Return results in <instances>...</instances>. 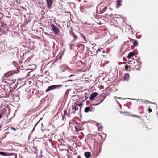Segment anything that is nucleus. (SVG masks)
I'll use <instances>...</instances> for the list:
<instances>
[{"label": "nucleus", "instance_id": "cd10ccee", "mask_svg": "<svg viewBox=\"0 0 158 158\" xmlns=\"http://www.w3.org/2000/svg\"><path fill=\"white\" fill-rule=\"evenodd\" d=\"M73 36L74 38L73 40H76L77 38V36L75 34H74Z\"/></svg>", "mask_w": 158, "mask_h": 158}, {"label": "nucleus", "instance_id": "9d476101", "mask_svg": "<svg viewBox=\"0 0 158 158\" xmlns=\"http://www.w3.org/2000/svg\"><path fill=\"white\" fill-rule=\"evenodd\" d=\"M98 95V93L94 92L92 93L89 97V99L91 100H93L94 98Z\"/></svg>", "mask_w": 158, "mask_h": 158}, {"label": "nucleus", "instance_id": "a18cd8bd", "mask_svg": "<svg viewBox=\"0 0 158 158\" xmlns=\"http://www.w3.org/2000/svg\"><path fill=\"white\" fill-rule=\"evenodd\" d=\"M74 76V75H70L69 76V77H72V76Z\"/></svg>", "mask_w": 158, "mask_h": 158}, {"label": "nucleus", "instance_id": "de8ad7c7", "mask_svg": "<svg viewBox=\"0 0 158 158\" xmlns=\"http://www.w3.org/2000/svg\"><path fill=\"white\" fill-rule=\"evenodd\" d=\"M18 144H19V146H21V147H22V145L20 144L19 143H17Z\"/></svg>", "mask_w": 158, "mask_h": 158}, {"label": "nucleus", "instance_id": "4468645a", "mask_svg": "<svg viewBox=\"0 0 158 158\" xmlns=\"http://www.w3.org/2000/svg\"><path fill=\"white\" fill-rule=\"evenodd\" d=\"M78 108L77 106H74L72 108V112L70 114L75 113L76 111L78 110Z\"/></svg>", "mask_w": 158, "mask_h": 158}, {"label": "nucleus", "instance_id": "c756f323", "mask_svg": "<svg viewBox=\"0 0 158 158\" xmlns=\"http://www.w3.org/2000/svg\"><path fill=\"white\" fill-rule=\"evenodd\" d=\"M69 34L71 36H73L75 34L72 32L70 31L69 32Z\"/></svg>", "mask_w": 158, "mask_h": 158}, {"label": "nucleus", "instance_id": "473e14b6", "mask_svg": "<svg viewBox=\"0 0 158 158\" xmlns=\"http://www.w3.org/2000/svg\"><path fill=\"white\" fill-rule=\"evenodd\" d=\"M146 102H147V103H150L151 104H152H152H155V103H154L152 102H151L149 101H147V100H146Z\"/></svg>", "mask_w": 158, "mask_h": 158}, {"label": "nucleus", "instance_id": "aec40b11", "mask_svg": "<svg viewBox=\"0 0 158 158\" xmlns=\"http://www.w3.org/2000/svg\"><path fill=\"white\" fill-rule=\"evenodd\" d=\"M95 46H94L93 47H92V51H90V52H91V54L93 53V52L94 51H95L96 50V48H95Z\"/></svg>", "mask_w": 158, "mask_h": 158}, {"label": "nucleus", "instance_id": "a19ab883", "mask_svg": "<svg viewBox=\"0 0 158 158\" xmlns=\"http://www.w3.org/2000/svg\"><path fill=\"white\" fill-rule=\"evenodd\" d=\"M128 75H128V74H127V75H126H126H125V76H124V79H125V80H127V79H126V76H128Z\"/></svg>", "mask_w": 158, "mask_h": 158}, {"label": "nucleus", "instance_id": "13d9d810", "mask_svg": "<svg viewBox=\"0 0 158 158\" xmlns=\"http://www.w3.org/2000/svg\"><path fill=\"white\" fill-rule=\"evenodd\" d=\"M157 106H156V109H157Z\"/></svg>", "mask_w": 158, "mask_h": 158}, {"label": "nucleus", "instance_id": "dca6fc26", "mask_svg": "<svg viewBox=\"0 0 158 158\" xmlns=\"http://www.w3.org/2000/svg\"><path fill=\"white\" fill-rule=\"evenodd\" d=\"M0 155L7 156H9V154L8 153L4 152H0Z\"/></svg>", "mask_w": 158, "mask_h": 158}, {"label": "nucleus", "instance_id": "c9c22d12", "mask_svg": "<svg viewBox=\"0 0 158 158\" xmlns=\"http://www.w3.org/2000/svg\"><path fill=\"white\" fill-rule=\"evenodd\" d=\"M15 143H9V142H7V144H15Z\"/></svg>", "mask_w": 158, "mask_h": 158}, {"label": "nucleus", "instance_id": "37998d69", "mask_svg": "<svg viewBox=\"0 0 158 158\" xmlns=\"http://www.w3.org/2000/svg\"><path fill=\"white\" fill-rule=\"evenodd\" d=\"M64 116H62V120H64Z\"/></svg>", "mask_w": 158, "mask_h": 158}, {"label": "nucleus", "instance_id": "c03bdc74", "mask_svg": "<svg viewBox=\"0 0 158 158\" xmlns=\"http://www.w3.org/2000/svg\"><path fill=\"white\" fill-rule=\"evenodd\" d=\"M113 15V14H110L109 15V17H110L111 18L112 17V16Z\"/></svg>", "mask_w": 158, "mask_h": 158}, {"label": "nucleus", "instance_id": "58836bf2", "mask_svg": "<svg viewBox=\"0 0 158 158\" xmlns=\"http://www.w3.org/2000/svg\"><path fill=\"white\" fill-rule=\"evenodd\" d=\"M101 51V50L100 49H98V50L96 51V54H97V53H98V51Z\"/></svg>", "mask_w": 158, "mask_h": 158}, {"label": "nucleus", "instance_id": "9b49d317", "mask_svg": "<svg viewBox=\"0 0 158 158\" xmlns=\"http://www.w3.org/2000/svg\"><path fill=\"white\" fill-rule=\"evenodd\" d=\"M10 76L14 74H17L18 73V71H15V70H11L8 72Z\"/></svg>", "mask_w": 158, "mask_h": 158}, {"label": "nucleus", "instance_id": "49530a36", "mask_svg": "<svg viewBox=\"0 0 158 158\" xmlns=\"http://www.w3.org/2000/svg\"><path fill=\"white\" fill-rule=\"evenodd\" d=\"M135 60H134V62H133V64L132 65H133L134 64H135Z\"/></svg>", "mask_w": 158, "mask_h": 158}, {"label": "nucleus", "instance_id": "4c0bfd02", "mask_svg": "<svg viewBox=\"0 0 158 158\" xmlns=\"http://www.w3.org/2000/svg\"><path fill=\"white\" fill-rule=\"evenodd\" d=\"M11 129L12 130H14V131H16V129L15 128H14L12 127H11Z\"/></svg>", "mask_w": 158, "mask_h": 158}, {"label": "nucleus", "instance_id": "423d86ee", "mask_svg": "<svg viewBox=\"0 0 158 158\" xmlns=\"http://www.w3.org/2000/svg\"><path fill=\"white\" fill-rule=\"evenodd\" d=\"M51 27L54 32L55 34L56 35H57L59 32V28L53 24L51 25Z\"/></svg>", "mask_w": 158, "mask_h": 158}, {"label": "nucleus", "instance_id": "2eb2a0df", "mask_svg": "<svg viewBox=\"0 0 158 158\" xmlns=\"http://www.w3.org/2000/svg\"><path fill=\"white\" fill-rule=\"evenodd\" d=\"M84 155L86 158H89L91 156V153L89 152H86L84 153Z\"/></svg>", "mask_w": 158, "mask_h": 158}, {"label": "nucleus", "instance_id": "2f4dec72", "mask_svg": "<svg viewBox=\"0 0 158 158\" xmlns=\"http://www.w3.org/2000/svg\"><path fill=\"white\" fill-rule=\"evenodd\" d=\"M127 26H128V27H129L131 29V31H132V29H133L132 27L131 26L128 25Z\"/></svg>", "mask_w": 158, "mask_h": 158}, {"label": "nucleus", "instance_id": "a211bd4d", "mask_svg": "<svg viewBox=\"0 0 158 158\" xmlns=\"http://www.w3.org/2000/svg\"><path fill=\"white\" fill-rule=\"evenodd\" d=\"M105 98V97H104L102 99H100L99 100H96V99H95V101H97L98 102L97 103L95 104V105H98L99 104H100V103H102L103 101L104 100Z\"/></svg>", "mask_w": 158, "mask_h": 158}, {"label": "nucleus", "instance_id": "e433bc0d", "mask_svg": "<svg viewBox=\"0 0 158 158\" xmlns=\"http://www.w3.org/2000/svg\"><path fill=\"white\" fill-rule=\"evenodd\" d=\"M148 111L149 113H150L152 111V110L149 108L148 109Z\"/></svg>", "mask_w": 158, "mask_h": 158}, {"label": "nucleus", "instance_id": "bf43d9fd", "mask_svg": "<svg viewBox=\"0 0 158 158\" xmlns=\"http://www.w3.org/2000/svg\"><path fill=\"white\" fill-rule=\"evenodd\" d=\"M118 38V37H117H117H116V38Z\"/></svg>", "mask_w": 158, "mask_h": 158}, {"label": "nucleus", "instance_id": "6e6d98bb", "mask_svg": "<svg viewBox=\"0 0 158 158\" xmlns=\"http://www.w3.org/2000/svg\"><path fill=\"white\" fill-rule=\"evenodd\" d=\"M94 44H95V45H96V44H93L92 45H94Z\"/></svg>", "mask_w": 158, "mask_h": 158}, {"label": "nucleus", "instance_id": "72a5a7b5", "mask_svg": "<svg viewBox=\"0 0 158 158\" xmlns=\"http://www.w3.org/2000/svg\"><path fill=\"white\" fill-rule=\"evenodd\" d=\"M66 114H67V110H65L64 111V114L63 116H65V115H66Z\"/></svg>", "mask_w": 158, "mask_h": 158}, {"label": "nucleus", "instance_id": "79ce46f5", "mask_svg": "<svg viewBox=\"0 0 158 158\" xmlns=\"http://www.w3.org/2000/svg\"><path fill=\"white\" fill-rule=\"evenodd\" d=\"M3 117V115L2 114H0V119Z\"/></svg>", "mask_w": 158, "mask_h": 158}, {"label": "nucleus", "instance_id": "4d7b16f0", "mask_svg": "<svg viewBox=\"0 0 158 158\" xmlns=\"http://www.w3.org/2000/svg\"><path fill=\"white\" fill-rule=\"evenodd\" d=\"M41 125H42V126H43V124L42 123H41Z\"/></svg>", "mask_w": 158, "mask_h": 158}, {"label": "nucleus", "instance_id": "864d4df0", "mask_svg": "<svg viewBox=\"0 0 158 158\" xmlns=\"http://www.w3.org/2000/svg\"><path fill=\"white\" fill-rule=\"evenodd\" d=\"M16 1L17 2H18V1H19V0H16Z\"/></svg>", "mask_w": 158, "mask_h": 158}, {"label": "nucleus", "instance_id": "8fccbe9b", "mask_svg": "<svg viewBox=\"0 0 158 158\" xmlns=\"http://www.w3.org/2000/svg\"><path fill=\"white\" fill-rule=\"evenodd\" d=\"M156 114L157 115V117H158V111L156 112Z\"/></svg>", "mask_w": 158, "mask_h": 158}, {"label": "nucleus", "instance_id": "c85d7f7f", "mask_svg": "<svg viewBox=\"0 0 158 158\" xmlns=\"http://www.w3.org/2000/svg\"><path fill=\"white\" fill-rule=\"evenodd\" d=\"M9 54H10L9 55V56L13 55L14 54V52H11L9 53Z\"/></svg>", "mask_w": 158, "mask_h": 158}, {"label": "nucleus", "instance_id": "f257e3e1", "mask_svg": "<svg viewBox=\"0 0 158 158\" xmlns=\"http://www.w3.org/2000/svg\"><path fill=\"white\" fill-rule=\"evenodd\" d=\"M9 31L8 25L4 22V20L0 19V31L5 34Z\"/></svg>", "mask_w": 158, "mask_h": 158}, {"label": "nucleus", "instance_id": "b1692460", "mask_svg": "<svg viewBox=\"0 0 158 158\" xmlns=\"http://www.w3.org/2000/svg\"><path fill=\"white\" fill-rule=\"evenodd\" d=\"M73 81V80H66L64 82V84H67L66 83L67 82H72V81Z\"/></svg>", "mask_w": 158, "mask_h": 158}, {"label": "nucleus", "instance_id": "39448f33", "mask_svg": "<svg viewBox=\"0 0 158 158\" xmlns=\"http://www.w3.org/2000/svg\"><path fill=\"white\" fill-rule=\"evenodd\" d=\"M24 16L25 17V22L24 23L25 25H27L31 21V18L30 17V15L29 14H27L26 15H24Z\"/></svg>", "mask_w": 158, "mask_h": 158}, {"label": "nucleus", "instance_id": "5701e85b", "mask_svg": "<svg viewBox=\"0 0 158 158\" xmlns=\"http://www.w3.org/2000/svg\"><path fill=\"white\" fill-rule=\"evenodd\" d=\"M40 120H39L38 122H37L35 124V125L34 126V127L32 130V131L31 132V133H32L33 131H34V130L35 129V127H36V126L37 125V124H38V123L40 122Z\"/></svg>", "mask_w": 158, "mask_h": 158}, {"label": "nucleus", "instance_id": "393cba45", "mask_svg": "<svg viewBox=\"0 0 158 158\" xmlns=\"http://www.w3.org/2000/svg\"><path fill=\"white\" fill-rule=\"evenodd\" d=\"M132 60H129L128 61V64H133V62H134V60L132 59Z\"/></svg>", "mask_w": 158, "mask_h": 158}, {"label": "nucleus", "instance_id": "7c9ffc66", "mask_svg": "<svg viewBox=\"0 0 158 158\" xmlns=\"http://www.w3.org/2000/svg\"><path fill=\"white\" fill-rule=\"evenodd\" d=\"M3 14H2L0 12V19H2L1 18L3 17Z\"/></svg>", "mask_w": 158, "mask_h": 158}, {"label": "nucleus", "instance_id": "ea45409f", "mask_svg": "<svg viewBox=\"0 0 158 158\" xmlns=\"http://www.w3.org/2000/svg\"><path fill=\"white\" fill-rule=\"evenodd\" d=\"M123 61H127L126 58L125 57H123Z\"/></svg>", "mask_w": 158, "mask_h": 158}, {"label": "nucleus", "instance_id": "f03ea898", "mask_svg": "<svg viewBox=\"0 0 158 158\" xmlns=\"http://www.w3.org/2000/svg\"><path fill=\"white\" fill-rule=\"evenodd\" d=\"M107 9L106 4L104 3H101L98 4L97 6L96 11L100 14H103Z\"/></svg>", "mask_w": 158, "mask_h": 158}, {"label": "nucleus", "instance_id": "09e8293b", "mask_svg": "<svg viewBox=\"0 0 158 158\" xmlns=\"http://www.w3.org/2000/svg\"><path fill=\"white\" fill-rule=\"evenodd\" d=\"M94 15V17L95 18H96V17H95V13H94V15Z\"/></svg>", "mask_w": 158, "mask_h": 158}, {"label": "nucleus", "instance_id": "1a4fd4ad", "mask_svg": "<svg viewBox=\"0 0 158 158\" xmlns=\"http://www.w3.org/2000/svg\"><path fill=\"white\" fill-rule=\"evenodd\" d=\"M84 46L81 44L78 46V49L80 52H83L84 50Z\"/></svg>", "mask_w": 158, "mask_h": 158}, {"label": "nucleus", "instance_id": "f704fd0d", "mask_svg": "<svg viewBox=\"0 0 158 158\" xmlns=\"http://www.w3.org/2000/svg\"><path fill=\"white\" fill-rule=\"evenodd\" d=\"M127 42H129L128 41H127L125 42L123 44V46H124L125 44H127Z\"/></svg>", "mask_w": 158, "mask_h": 158}, {"label": "nucleus", "instance_id": "3c124183", "mask_svg": "<svg viewBox=\"0 0 158 158\" xmlns=\"http://www.w3.org/2000/svg\"><path fill=\"white\" fill-rule=\"evenodd\" d=\"M66 70V69H64V70H62V72H64V71H65Z\"/></svg>", "mask_w": 158, "mask_h": 158}, {"label": "nucleus", "instance_id": "f3484780", "mask_svg": "<svg viewBox=\"0 0 158 158\" xmlns=\"http://www.w3.org/2000/svg\"><path fill=\"white\" fill-rule=\"evenodd\" d=\"M10 76L8 72L6 73H5L3 77V78L4 80H6V78L9 77Z\"/></svg>", "mask_w": 158, "mask_h": 158}, {"label": "nucleus", "instance_id": "412c9836", "mask_svg": "<svg viewBox=\"0 0 158 158\" xmlns=\"http://www.w3.org/2000/svg\"><path fill=\"white\" fill-rule=\"evenodd\" d=\"M9 156L10 155L14 156L15 157V158H17V154L15 153H9Z\"/></svg>", "mask_w": 158, "mask_h": 158}, {"label": "nucleus", "instance_id": "f8f14e48", "mask_svg": "<svg viewBox=\"0 0 158 158\" xmlns=\"http://www.w3.org/2000/svg\"><path fill=\"white\" fill-rule=\"evenodd\" d=\"M135 56V53L134 52H130L128 54L127 58L128 59H132V58Z\"/></svg>", "mask_w": 158, "mask_h": 158}, {"label": "nucleus", "instance_id": "ddd939ff", "mask_svg": "<svg viewBox=\"0 0 158 158\" xmlns=\"http://www.w3.org/2000/svg\"><path fill=\"white\" fill-rule=\"evenodd\" d=\"M93 110V109L91 108H90L89 107H86L84 110V111L85 113H88L89 111H92Z\"/></svg>", "mask_w": 158, "mask_h": 158}, {"label": "nucleus", "instance_id": "bb28decb", "mask_svg": "<svg viewBox=\"0 0 158 158\" xmlns=\"http://www.w3.org/2000/svg\"><path fill=\"white\" fill-rule=\"evenodd\" d=\"M129 67L127 65H126L125 66V69L127 71H130V70L129 69Z\"/></svg>", "mask_w": 158, "mask_h": 158}, {"label": "nucleus", "instance_id": "7ed1b4c3", "mask_svg": "<svg viewBox=\"0 0 158 158\" xmlns=\"http://www.w3.org/2000/svg\"><path fill=\"white\" fill-rule=\"evenodd\" d=\"M62 85H51L48 87L46 90V92H47L50 91L55 89H58L62 86Z\"/></svg>", "mask_w": 158, "mask_h": 158}, {"label": "nucleus", "instance_id": "5fc2aeb1", "mask_svg": "<svg viewBox=\"0 0 158 158\" xmlns=\"http://www.w3.org/2000/svg\"><path fill=\"white\" fill-rule=\"evenodd\" d=\"M6 82H7V81H4V82H5V83H6Z\"/></svg>", "mask_w": 158, "mask_h": 158}, {"label": "nucleus", "instance_id": "052dcab7", "mask_svg": "<svg viewBox=\"0 0 158 158\" xmlns=\"http://www.w3.org/2000/svg\"><path fill=\"white\" fill-rule=\"evenodd\" d=\"M69 89H67V91L66 92H67L68 90Z\"/></svg>", "mask_w": 158, "mask_h": 158}, {"label": "nucleus", "instance_id": "6e6552de", "mask_svg": "<svg viewBox=\"0 0 158 158\" xmlns=\"http://www.w3.org/2000/svg\"><path fill=\"white\" fill-rule=\"evenodd\" d=\"M47 3V8L48 9H50L52 7L53 0H46Z\"/></svg>", "mask_w": 158, "mask_h": 158}, {"label": "nucleus", "instance_id": "20e7f679", "mask_svg": "<svg viewBox=\"0 0 158 158\" xmlns=\"http://www.w3.org/2000/svg\"><path fill=\"white\" fill-rule=\"evenodd\" d=\"M12 65L13 66V68L14 70L15 71H18V73H19L20 67L19 64L16 62L13 61Z\"/></svg>", "mask_w": 158, "mask_h": 158}, {"label": "nucleus", "instance_id": "0eeeda50", "mask_svg": "<svg viewBox=\"0 0 158 158\" xmlns=\"http://www.w3.org/2000/svg\"><path fill=\"white\" fill-rule=\"evenodd\" d=\"M77 125L75 126V129L77 132L79 131L84 129L82 124L77 123Z\"/></svg>", "mask_w": 158, "mask_h": 158}, {"label": "nucleus", "instance_id": "a878e982", "mask_svg": "<svg viewBox=\"0 0 158 158\" xmlns=\"http://www.w3.org/2000/svg\"><path fill=\"white\" fill-rule=\"evenodd\" d=\"M114 16L116 18H121V16L120 15H118L117 14H115L114 15Z\"/></svg>", "mask_w": 158, "mask_h": 158}, {"label": "nucleus", "instance_id": "6ab92c4d", "mask_svg": "<svg viewBox=\"0 0 158 158\" xmlns=\"http://www.w3.org/2000/svg\"><path fill=\"white\" fill-rule=\"evenodd\" d=\"M116 3L118 6L119 7L121 5V1L120 0H117V1Z\"/></svg>", "mask_w": 158, "mask_h": 158}, {"label": "nucleus", "instance_id": "603ef678", "mask_svg": "<svg viewBox=\"0 0 158 158\" xmlns=\"http://www.w3.org/2000/svg\"><path fill=\"white\" fill-rule=\"evenodd\" d=\"M69 110H70V109H69V114H70V111H69Z\"/></svg>", "mask_w": 158, "mask_h": 158}, {"label": "nucleus", "instance_id": "4be33fe9", "mask_svg": "<svg viewBox=\"0 0 158 158\" xmlns=\"http://www.w3.org/2000/svg\"><path fill=\"white\" fill-rule=\"evenodd\" d=\"M138 44V42L136 40H135L133 42V44L135 46H137Z\"/></svg>", "mask_w": 158, "mask_h": 158}]
</instances>
